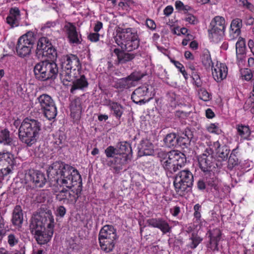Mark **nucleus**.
<instances>
[{"label": "nucleus", "instance_id": "f257e3e1", "mask_svg": "<svg viewBox=\"0 0 254 254\" xmlns=\"http://www.w3.org/2000/svg\"><path fill=\"white\" fill-rule=\"evenodd\" d=\"M47 175L54 186L66 187L56 194V199L66 204H74L81 194L82 178L74 167L63 162L56 161L49 166Z\"/></svg>", "mask_w": 254, "mask_h": 254}, {"label": "nucleus", "instance_id": "f03ea898", "mask_svg": "<svg viewBox=\"0 0 254 254\" xmlns=\"http://www.w3.org/2000/svg\"><path fill=\"white\" fill-rule=\"evenodd\" d=\"M54 227V219L50 210L33 218L30 225L31 232L40 245L50 241L53 235Z\"/></svg>", "mask_w": 254, "mask_h": 254}, {"label": "nucleus", "instance_id": "7ed1b4c3", "mask_svg": "<svg viewBox=\"0 0 254 254\" xmlns=\"http://www.w3.org/2000/svg\"><path fill=\"white\" fill-rule=\"evenodd\" d=\"M41 128V124L38 121L25 118L18 129L20 140L27 146L31 147L36 143Z\"/></svg>", "mask_w": 254, "mask_h": 254}, {"label": "nucleus", "instance_id": "20e7f679", "mask_svg": "<svg viewBox=\"0 0 254 254\" xmlns=\"http://www.w3.org/2000/svg\"><path fill=\"white\" fill-rule=\"evenodd\" d=\"M62 71L61 78L70 82L81 74V64L78 57L73 54L63 56L60 59Z\"/></svg>", "mask_w": 254, "mask_h": 254}, {"label": "nucleus", "instance_id": "39448f33", "mask_svg": "<svg viewBox=\"0 0 254 254\" xmlns=\"http://www.w3.org/2000/svg\"><path fill=\"white\" fill-rule=\"evenodd\" d=\"M31 107L34 110L40 111L49 120L56 118L58 111L55 102L52 97L46 93H43L35 100H31Z\"/></svg>", "mask_w": 254, "mask_h": 254}, {"label": "nucleus", "instance_id": "423d86ee", "mask_svg": "<svg viewBox=\"0 0 254 254\" xmlns=\"http://www.w3.org/2000/svg\"><path fill=\"white\" fill-rule=\"evenodd\" d=\"M115 41L123 50L128 52L138 49L140 45L137 32L131 28L122 29L117 33Z\"/></svg>", "mask_w": 254, "mask_h": 254}, {"label": "nucleus", "instance_id": "0eeeda50", "mask_svg": "<svg viewBox=\"0 0 254 254\" xmlns=\"http://www.w3.org/2000/svg\"><path fill=\"white\" fill-rule=\"evenodd\" d=\"M48 60L37 63L34 66V72L36 78L39 80L46 81L55 79L59 72L57 64L54 60Z\"/></svg>", "mask_w": 254, "mask_h": 254}, {"label": "nucleus", "instance_id": "6e6552de", "mask_svg": "<svg viewBox=\"0 0 254 254\" xmlns=\"http://www.w3.org/2000/svg\"><path fill=\"white\" fill-rule=\"evenodd\" d=\"M226 29L225 18L219 15L214 17L210 21L207 30L210 41L218 43L223 40L225 36Z\"/></svg>", "mask_w": 254, "mask_h": 254}, {"label": "nucleus", "instance_id": "1a4fd4ad", "mask_svg": "<svg viewBox=\"0 0 254 254\" xmlns=\"http://www.w3.org/2000/svg\"><path fill=\"white\" fill-rule=\"evenodd\" d=\"M186 162V158L184 153L176 150H173L169 152L168 159L162 161L163 168L165 170L167 175L170 177L179 168L184 166Z\"/></svg>", "mask_w": 254, "mask_h": 254}, {"label": "nucleus", "instance_id": "9d476101", "mask_svg": "<svg viewBox=\"0 0 254 254\" xmlns=\"http://www.w3.org/2000/svg\"><path fill=\"white\" fill-rule=\"evenodd\" d=\"M193 182V176L190 171H180L175 177L173 183L177 193L181 196L185 195L188 189L192 186Z\"/></svg>", "mask_w": 254, "mask_h": 254}, {"label": "nucleus", "instance_id": "9b49d317", "mask_svg": "<svg viewBox=\"0 0 254 254\" xmlns=\"http://www.w3.org/2000/svg\"><path fill=\"white\" fill-rule=\"evenodd\" d=\"M36 40L35 34L29 31L19 37L16 46V52L20 58H25L30 55Z\"/></svg>", "mask_w": 254, "mask_h": 254}, {"label": "nucleus", "instance_id": "f8f14e48", "mask_svg": "<svg viewBox=\"0 0 254 254\" xmlns=\"http://www.w3.org/2000/svg\"><path fill=\"white\" fill-rule=\"evenodd\" d=\"M198 166L203 174L218 170L217 160L213 155V151L209 147L197 157Z\"/></svg>", "mask_w": 254, "mask_h": 254}, {"label": "nucleus", "instance_id": "ddd939ff", "mask_svg": "<svg viewBox=\"0 0 254 254\" xmlns=\"http://www.w3.org/2000/svg\"><path fill=\"white\" fill-rule=\"evenodd\" d=\"M36 54L38 58L45 57L50 60H54L57 57V50L52 44L51 40L44 36L38 40Z\"/></svg>", "mask_w": 254, "mask_h": 254}, {"label": "nucleus", "instance_id": "4468645a", "mask_svg": "<svg viewBox=\"0 0 254 254\" xmlns=\"http://www.w3.org/2000/svg\"><path fill=\"white\" fill-rule=\"evenodd\" d=\"M14 164L13 154L8 151L0 152V176H7L11 173Z\"/></svg>", "mask_w": 254, "mask_h": 254}, {"label": "nucleus", "instance_id": "2eb2a0df", "mask_svg": "<svg viewBox=\"0 0 254 254\" xmlns=\"http://www.w3.org/2000/svg\"><path fill=\"white\" fill-rule=\"evenodd\" d=\"M24 181L25 184L37 188H42L47 182L45 175L39 171L34 170H29L26 171Z\"/></svg>", "mask_w": 254, "mask_h": 254}, {"label": "nucleus", "instance_id": "dca6fc26", "mask_svg": "<svg viewBox=\"0 0 254 254\" xmlns=\"http://www.w3.org/2000/svg\"><path fill=\"white\" fill-rule=\"evenodd\" d=\"M131 157L126 153H117L113 159L107 161V165L111 167L114 174H119L127 164Z\"/></svg>", "mask_w": 254, "mask_h": 254}, {"label": "nucleus", "instance_id": "f3484780", "mask_svg": "<svg viewBox=\"0 0 254 254\" xmlns=\"http://www.w3.org/2000/svg\"><path fill=\"white\" fill-rule=\"evenodd\" d=\"M149 226L158 228L163 234L170 233L172 227L168 222L163 217L151 218L146 221Z\"/></svg>", "mask_w": 254, "mask_h": 254}, {"label": "nucleus", "instance_id": "a211bd4d", "mask_svg": "<svg viewBox=\"0 0 254 254\" xmlns=\"http://www.w3.org/2000/svg\"><path fill=\"white\" fill-rule=\"evenodd\" d=\"M209 238L207 247L212 251H218V243L221 239L222 233L219 229L209 230L207 233Z\"/></svg>", "mask_w": 254, "mask_h": 254}, {"label": "nucleus", "instance_id": "6ab92c4d", "mask_svg": "<svg viewBox=\"0 0 254 254\" xmlns=\"http://www.w3.org/2000/svg\"><path fill=\"white\" fill-rule=\"evenodd\" d=\"M212 74L215 81L221 82L226 78L228 74V68L225 64L217 62L212 67Z\"/></svg>", "mask_w": 254, "mask_h": 254}, {"label": "nucleus", "instance_id": "aec40b11", "mask_svg": "<svg viewBox=\"0 0 254 254\" xmlns=\"http://www.w3.org/2000/svg\"><path fill=\"white\" fill-rule=\"evenodd\" d=\"M148 93V88L142 86L136 88L131 95V99L136 104L141 105L147 102L149 99H146L145 96Z\"/></svg>", "mask_w": 254, "mask_h": 254}, {"label": "nucleus", "instance_id": "412c9836", "mask_svg": "<svg viewBox=\"0 0 254 254\" xmlns=\"http://www.w3.org/2000/svg\"><path fill=\"white\" fill-rule=\"evenodd\" d=\"M81 99L76 97L70 104V116L74 123H78L80 119L82 113Z\"/></svg>", "mask_w": 254, "mask_h": 254}, {"label": "nucleus", "instance_id": "4be33fe9", "mask_svg": "<svg viewBox=\"0 0 254 254\" xmlns=\"http://www.w3.org/2000/svg\"><path fill=\"white\" fill-rule=\"evenodd\" d=\"M66 33L70 44L78 45L81 43V37L78 36L76 26L71 22H68L64 26Z\"/></svg>", "mask_w": 254, "mask_h": 254}, {"label": "nucleus", "instance_id": "5701e85b", "mask_svg": "<svg viewBox=\"0 0 254 254\" xmlns=\"http://www.w3.org/2000/svg\"><path fill=\"white\" fill-rule=\"evenodd\" d=\"M20 11L17 7H12L9 9V14L6 18V22L11 28L19 26L20 20Z\"/></svg>", "mask_w": 254, "mask_h": 254}, {"label": "nucleus", "instance_id": "b1692460", "mask_svg": "<svg viewBox=\"0 0 254 254\" xmlns=\"http://www.w3.org/2000/svg\"><path fill=\"white\" fill-rule=\"evenodd\" d=\"M98 239L116 241L117 239L116 229L112 225H105L100 230Z\"/></svg>", "mask_w": 254, "mask_h": 254}, {"label": "nucleus", "instance_id": "393cba45", "mask_svg": "<svg viewBox=\"0 0 254 254\" xmlns=\"http://www.w3.org/2000/svg\"><path fill=\"white\" fill-rule=\"evenodd\" d=\"M218 170L212 172L203 174L207 187L210 190H218L219 180L218 178Z\"/></svg>", "mask_w": 254, "mask_h": 254}, {"label": "nucleus", "instance_id": "a878e982", "mask_svg": "<svg viewBox=\"0 0 254 254\" xmlns=\"http://www.w3.org/2000/svg\"><path fill=\"white\" fill-rule=\"evenodd\" d=\"M111 114L116 119L119 120L122 118L125 110V107L120 103L109 100L107 104Z\"/></svg>", "mask_w": 254, "mask_h": 254}, {"label": "nucleus", "instance_id": "bb28decb", "mask_svg": "<svg viewBox=\"0 0 254 254\" xmlns=\"http://www.w3.org/2000/svg\"><path fill=\"white\" fill-rule=\"evenodd\" d=\"M236 129L237 130V135L240 137L241 140H251L252 131L249 126L243 124H239L236 125Z\"/></svg>", "mask_w": 254, "mask_h": 254}, {"label": "nucleus", "instance_id": "cd10ccee", "mask_svg": "<svg viewBox=\"0 0 254 254\" xmlns=\"http://www.w3.org/2000/svg\"><path fill=\"white\" fill-rule=\"evenodd\" d=\"M78 77H79V78L77 77L71 81H72V85L70 92L72 94H74L76 90H83L88 86V81L84 74H80Z\"/></svg>", "mask_w": 254, "mask_h": 254}, {"label": "nucleus", "instance_id": "c85d7f7f", "mask_svg": "<svg viewBox=\"0 0 254 254\" xmlns=\"http://www.w3.org/2000/svg\"><path fill=\"white\" fill-rule=\"evenodd\" d=\"M23 220V214L21 207L16 205L13 210L11 222L13 225L21 227Z\"/></svg>", "mask_w": 254, "mask_h": 254}, {"label": "nucleus", "instance_id": "c756f323", "mask_svg": "<svg viewBox=\"0 0 254 254\" xmlns=\"http://www.w3.org/2000/svg\"><path fill=\"white\" fill-rule=\"evenodd\" d=\"M114 53L117 56L119 62L122 64L132 61L136 56V54L125 53L118 48H115Z\"/></svg>", "mask_w": 254, "mask_h": 254}, {"label": "nucleus", "instance_id": "7c9ffc66", "mask_svg": "<svg viewBox=\"0 0 254 254\" xmlns=\"http://www.w3.org/2000/svg\"><path fill=\"white\" fill-rule=\"evenodd\" d=\"M192 137L193 134L190 130H185V132L177 137V146L187 147L190 145Z\"/></svg>", "mask_w": 254, "mask_h": 254}, {"label": "nucleus", "instance_id": "2f4dec72", "mask_svg": "<svg viewBox=\"0 0 254 254\" xmlns=\"http://www.w3.org/2000/svg\"><path fill=\"white\" fill-rule=\"evenodd\" d=\"M243 26L242 20L239 18L233 19L230 28V33L233 34L234 38H237L241 33V28Z\"/></svg>", "mask_w": 254, "mask_h": 254}, {"label": "nucleus", "instance_id": "473e14b6", "mask_svg": "<svg viewBox=\"0 0 254 254\" xmlns=\"http://www.w3.org/2000/svg\"><path fill=\"white\" fill-rule=\"evenodd\" d=\"M98 241L101 250L104 252L109 253L114 250L116 241L101 239H98Z\"/></svg>", "mask_w": 254, "mask_h": 254}, {"label": "nucleus", "instance_id": "72a5a7b5", "mask_svg": "<svg viewBox=\"0 0 254 254\" xmlns=\"http://www.w3.org/2000/svg\"><path fill=\"white\" fill-rule=\"evenodd\" d=\"M0 142L3 145L11 146L13 144V138L10 136L8 129L4 128L0 131Z\"/></svg>", "mask_w": 254, "mask_h": 254}, {"label": "nucleus", "instance_id": "f704fd0d", "mask_svg": "<svg viewBox=\"0 0 254 254\" xmlns=\"http://www.w3.org/2000/svg\"><path fill=\"white\" fill-rule=\"evenodd\" d=\"M237 58L239 62L242 61L245 55V41L244 39H239L236 44Z\"/></svg>", "mask_w": 254, "mask_h": 254}, {"label": "nucleus", "instance_id": "c9c22d12", "mask_svg": "<svg viewBox=\"0 0 254 254\" xmlns=\"http://www.w3.org/2000/svg\"><path fill=\"white\" fill-rule=\"evenodd\" d=\"M7 242L9 246L11 248L14 247L18 245L19 250H21V247L20 245L24 246L22 243L20 242L19 237L18 234L15 233H10L7 235Z\"/></svg>", "mask_w": 254, "mask_h": 254}, {"label": "nucleus", "instance_id": "e433bc0d", "mask_svg": "<svg viewBox=\"0 0 254 254\" xmlns=\"http://www.w3.org/2000/svg\"><path fill=\"white\" fill-rule=\"evenodd\" d=\"M140 146V150L143 152L144 155H150L153 153V145L149 140H142Z\"/></svg>", "mask_w": 254, "mask_h": 254}, {"label": "nucleus", "instance_id": "4c0bfd02", "mask_svg": "<svg viewBox=\"0 0 254 254\" xmlns=\"http://www.w3.org/2000/svg\"><path fill=\"white\" fill-rule=\"evenodd\" d=\"M238 151L237 148L233 149L228 161V168L231 170L234 167L239 164V159L237 156Z\"/></svg>", "mask_w": 254, "mask_h": 254}, {"label": "nucleus", "instance_id": "58836bf2", "mask_svg": "<svg viewBox=\"0 0 254 254\" xmlns=\"http://www.w3.org/2000/svg\"><path fill=\"white\" fill-rule=\"evenodd\" d=\"M190 243L189 244V247L191 249H195L199 244L201 243L203 239L200 237L197 233L193 232L189 237Z\"/></svg>", "mask_w": 254, "mask_h": 254}, {"label": "nucleus", "instance_id": "ea45409f", "mask_svg": "<svg viewBox=\"0 0 254 254\" xmlns=\"http://www.w3.org/2000/svg\"><path fill=\"white\" fill-rule=\"evenodd\" d=\"M118 153H126L128 157H131L132 148L130 144L127 141H122L119 144V148L117 149Z\"/></svg>", "mask_w": 254, "mask_h": 254}, {"label": "nucleus", "instance_id": "a19ab883", "mask_svg": "<svg viewBox=\"0 0 254 254\" xmlns=\"http://www.w3.org/2000/svg\"><path fill=\"white\" fill-rule=\"evenodd\" d=\"M193 220L194 222L196 223L198 225H201L202 224V220L201 218V205L199 203L195 204L193 206Z\"/></svg>", "mask_w": 254, "mask_h": 254}, {"label": "nucleus", "instance_id": "79ce46f5", "mask_svg": "<svg viewBox=\"0 0 254 254\" xmlns=\"http://www.w3.org/2000/svg\"><path fill=\"white\" fill-rule=\"evenodd\" d=\"M177 140V136L174 133L168 134L163 139L165 145L168 147H176Z\"/></svg>", "mask_w": 254, "mask_h": 254}, {"label": "nucleus", "instance_id": "37998d69", "mask_svg": "<svg viewBox=\"0 0 254 254\" xmlns=\"http://www.w3.org/2000/svg\"><path fill=\"white\" fill-rule=\"evenodd\" d=\"M132 86L131 81H129L127 77L118 80L114 85V87L116 89H128Z\"/></svg>", "mask_w": 254, "mask_h": 254}, {"label": "nucleus", "instance_id": "c03bdc74", "mask_svg": "<svg viewBox=\"0 0 254 254\" xmlns=\"http://www.w3.org/2000/svg\"><path fill=\"white\" fill-rule=\"evenodd\" d=\"M198 95L200 99L203 101L207 102L211 100L212 95L207 92L204 88H200L197 90Z\"/></svg>", "mask_w": 254, "mask_h": 254}, {"label": "nucleus", "instance_id": "a18cd8bd", "mask_svg": "<svg viewBox=\"0 0 254 254\" xmlns=\"http://www.w3.org/2000/svg\"><path fill=\"white\" fill-rule=\"evenodd\" d=\"M230 150L228 149L226 146H222L221 149L218 150L216 154L218 158L221 159V160L224 161L227 159Z\"/></svg>", "mask_w": 254, "mask_h": 254}, {"label": "nucleus", "instance_id": "49530a36", "mask_svg": "<svg viewBox=\"0 0 254 254\" xmlns=\"http://www.w3.org/2000/svg\"><path fill=\"white\" fill-rule=\"evenodd\" d=\"M175 8L178 11H183L185 14L190 10L192 8L188 5H184L183 2L181 0H177L175 4Z\"/></svg>", "mask_w": 254, "mask_h": 254}, {"label": "nucleus", "instance_id": "de8ad7c7", "mask_svg": "<svg viewBox=\"0 0 254 254\" xmlns=\"http://www.w3.org/2000/svg\"><path fill=\"white\" fill-rule=\"evenodd\" d=\"M171 62L174 64V65L179 69V71L181 72L185 79H187L189 78L188 74L187 71L185 70V67L183 64H182L179 61L171 60Z\"/></svg>", "mask_w": 254, "mask_h": 254}, {"label": "nucleus", "instance_id": "09e8293b", "mask_svg": "<svg viewBox=\"0 0 254 254\" xmlns=\"http://www.w3.org/2000/svg\"><path fill=\"white\" fill-rule=\"evenodd\" d=\"M143 76V74L140 71H134L131 73L127 77L129 81H131V84L133 85V82L137 81L140 80Z\"/></svg>", "mask_w": 254, "mask_h": 254}, {"label": "nucleus", "instance_id": "8fccbe9b", "mask_svg": "<svg viewBox=\"0 0 254 254\" xmlns=\"http://www.w3.org/2000/svg\"><path fill=\"white\" fill-rule=\"evenodd\" d=\"M202 63L203 65L205 66V68H212L213 63L210 55H204L202 58Z\"/></svg>", "mask_w": 254, "mask_h": 254}, {"label": "nucleus", "instance_id": "3c124183", "mask_svg": "<svg viewBox=\"0 0 254 254\" xmlns=\"http://www.w3.org/2000/svg\"><path fill=\"white\" fill-rule=\"evenodd\" d=\"M191 77L193 80L192 84L198 89L201 88L202 82L200 79V75L198 72H193L192 73Z\"/></svg>", "mask_w": 254, "mask_h": 254}, {"label": "nucleus", "instance_id": "603ef678", "mask_svg": "<svg viewBox=\"0 0 254 254\" xmlns=\"http://www.w3.org/2000/svg\"><path fill=\"white\" fill-rule=\"evenodd\" d=\"M241 74L243 79L247 81L250 80L253 76L251 70L249 68H244L241 70Z\"/></svg>", "mask_w": 254, "mask_h": 254}, {"label": "nucleus", "instance_id": "864d4df0", "mask_svg": "<svg viewBox=\"0 0 254 254\" xmlns=\"http://www.w3.org/2000/svg\"><path fill=\"white\" fill-rule=\"evenodd\" d=\"M105 153L107 158H114L118 153V151L114 146H109L105 150Z\"/></svg>", "mask_w": 254, "mask_h": 254}, {"label": "nucleus", "instance_id": "5fc2aeb1", "mask_svg": "<svg viewBox=\"0 0 254 254\" xmlns=\"http://www.w3.org/2000/svg\"><path fill=\"white\" fill-rule=\"evenodd\" d=\"M244 109L245 111L250 110L252 114H254V98H251L246 102Z\"/></svg>", "mask_w": 254, "mask_h": 254}, {"label": "nucleus", "instance_id": "6e6d98bb", "mask_svg": "<svg viewBox=\"0 0 254 254\" xmlns=\"http://www.w3.org/2000/svg\"><path fill=\"white\" fill-rule=\"evenodd\" d=\"M207 129L210 133H214L219 134L221 130L219 127L218 123L210 124L207 127Z\"/></svg>", "mask_w": 254, "mask_h": 254}, {"label": "nucleus", "instance_id": "4d7b16f0", "mask_svg": "<svg viewBox=\"0 0 254 254\" xmlns=\"http://www.w3.org/2000/svg\"><path fill=\"white\" fill-rule=\"evenodd\" d=\"M186 22L191 25H196L198 22L197 18L190 13H187L185 18Z\"/></svg>", "mask_w": 254, "mask_h": 254}, {"label": "nucleus", "instance_id": "13d9d810", "mask_svg": "<svg viewBox=\"0 0 254 254\" xmlns=\"http://www.w3.org/2000/svg\"><path fill=\"white\" fill-rule=\"evenodd\" d=\"M6 233V227H5V221L4 219L0 218V237L2 238Z\"/></svg>", "mask_w": 254, "mask_h": 254}, {"label": "nucleus", "instance_id": "bf43d9fd", "mask_svg": "<svg viewBox=\"0 0 254 254\" xmlns=\"http://www.w3.org/2000/svg\"><path fill=\"white\" fill-rule=\"evenodd\" d=\"M66 212V208L64 206L61 205L57 208L56 215L57 216L63 217Z\"/></svg>", "mask_w": 254, "mask_h": 254}, {"label": "nucleus", "instance_id": "052dcab7", "mask_svg": "<svg viewBox=\"0 0 254 254\" xmlns=\"http://www.w3.org/2000/svg\"><path fill=\"white\" fill-rule=\"evenodd\" d=\"M53 143L56 146V147H60V145H61L63 143V137L62 136L58 135L57 134H56L53 135Z\"/></svg>", "mask_w": 254, "mask_h": 254}, {"label": "nucleus", "instance_id": "680f3d73", "mask_svg": "<svg viewBox=\"0 0 254 254\" xmlns=\"http://www.w3.org/2000/svg\"><path fill=\"white\" fill-rule=\"evenodd\" d=\"M145 25L147 27V28H148L151 30H154L156 28V25L155 21L151 19L150 18L146 19Z\"/></svg>", "mask_w": 254, "mask_h": 254}, {"label": "nucleus", "instance_id": "e2e57ef3", "mask_svg": "<svg viewBox=\"0 0 254 254\" xmlns=\"http://www.w3.org/2000/svg\"><path fill=\"white\" fill-rule=\"evenodd\" d=\"M100 34L98 33H90L88 36V39L92 42H97L99 40Z\"/></svg>", "mask_w": 254, "mask_h": 254}, {"label": "nucleus", "instance_id": "0e129e2a", "mask_svg": "<svg viewBox=\"0 0 254 254\" xmlns=\"http://www.w3.org/2000/svg\"><path fill=\"white\" fill-rule=\"evenodd\" d=\"M158 157L160 158V161L161 162V164H162V161L166 160L168 159L169 153H167L166 152L160 151L158 153Z\"/></svg>", "mask_w": 254, "mask_h": 254}, {"label": "nucleus", "instance_id": "69168bd1", "mask_svg": "<svg viewBox=\"0 0 254 254\" xmlns=\"http://www.w3.org/2000/svg\"><path fill=\"white\" fill-rule=\"evenodd\" d=\"M242 6L244 8H247L251 12L254 13V5L252 4L251 2L247 0L246 1V2L242 5Z\"/></svg>", "mask_w": 254, "mask_h": 254}, {"label": "nucleus", "instance_id": "338daca9", "mask_svg": "<svg viewBox=\"0 0 254 254\" xmlns=\"http://www.w3.org/2000/svg\"><path fill=\"white\" fill-rule=\"evenodd\" d=\"M242 6L244 8H247L251 12L254 13V5L252 4L251 2L247 0L246 1V2L242 5Z\"/></svg>", "mask_w": 254, "mask_h": 254}, {"label": "nucleus", "instance_id": "774afa93", "mask_svg": "<svg viewBox=\"0 0 254 254\" xmlns=\"http://www.w3.org/2000/svg\"><path fill=\"white\" fill-rule=\"evenodd\" d=\"M242 6L244 8H247L251 12L254 13V5L252 4L251 2L247 0L246 1V2L242 5Z\"/></svg>", "mask_w": 254, "mask_h": 254}]
</instances>
